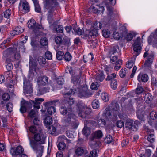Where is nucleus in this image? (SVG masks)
Instances as JSON below:
<instances>
[{
	"mask_svg": "<svg viewBox=\"0 0 157 157\" xmlns=\"http://www.w3.org/2000/svg\"><path fill=\"white\" fill-rule=\"evenodd\" d=\"M147 56V58L145 61V63L144 64V66L145 67H150L152 64L154 59V56L153 54L151 53L150 54H149L147 52H145L144 54L143 57L145 58Z\"/></svg>",
	"mask_w": 157,
	"mask_h": 157,
	"instance_id": "6",
	"label": "nucleus"
},
{
	"mask_svg": "<svg viewBox=\"0 0 157 157\" xmlns=\"http://www.w3.org/2000/svg\"><path fill=\"white\" fill-rule=\"evenodd\" d=\"M44 101L43 98H37L35 99V101H34V105L33 107L34 108H36L37 109H39L40 108V106L39 105L40 104L41 102Z\"/></svg>",
	"mask_w": 157,
	"mask_h": 157,
	"instance_id": "20",
	"label": "nucleus"
},
{
	"mask_svg": "<svg viewBox=\"0 0 157 157\" xmlns=\"http://www.w3.org/2000/svg\"><path fill=\"white\" fill-rule=\"evenodd\" d=\"M127 69L126 68L122 69L119 72V75L121 78H124L127 74Z\"/></svg>",
	"mask_w": 157,
	"mask_h": 157,
	"instance_id": "52",
	"label": "nucleus"
},
{
	"mask_svg": "<svg viewBox=\"0 0 157 157\" xmlns=\"http://www.w3.org/2000/svg\"><path fill=\"white\" fill-rule=\"evenodd\" d=\"M71 92H64L63 94V96L66 99V100H67V99L68 100L70 98L71 94H73L75 93L71 89Z\"/></svg>",
	"mask_w": 157,
	"mask_h": 157,
	"instance_id": "42",
	"label": "nucleus"
},
{
	"mask_svg": "<svg viewBox=\"0 0 157 157\" xmlns=\"http://www.w3.org/2000/svg\"><path fill=\"white\" fill-rule=\"evenodd\" d=\"M110 58V62L113 64H114V63H115L118 60V56L117 55L112 56H108Z\"/></svg>",
	"mask_w": 157,
	"mask_h": 157,
	"instance_id": "53",
	"label": "nucleus"
},
{
	"mask_svg": "<svg viewBox=\"0 0 157 157\" xmlns=\"http://www.w3.org/2000/svg\"><path fill=\"white\" fill-rule=\"evenodd\" d=\"M11 10L10 9H8L6 10L4 13V17H5L7 18H9L11 14Z\"/></svg>",
	"mask_w": 157,
	"mask_h": 157,
	"instance_id": "49",
	"label": "nucleus"
},
{
	"mask_svg": "<svg viewBox=\"0 0 157 157\" xmlns=\"http://www.w3.org/2000/svg\"><path fill=\"white\" fill-rule=\"evenodd\" d=\"M147 139L148 141L151 143H153L155 141V136L153 134H150L148 136Z\"/></svg>",
	"mask_w": 157,
	"mask_h": 157,
	"instance_id": "60",
	"label": "nucleus"
},
{
	"mask_svg": "<svg viewBox=\"0 0 157 157\" xmlns=\"http://www.w3.org/2000/svg\"><path fill=\"white\" fill-rule=\"evenodd\" d=\"M46 136L43 134L41 129H39L33 134L32 138H29L31 147L36 151L37 157H41L42 155L44 146L41 145L45 143Z\"/></svg>",
	"mask_w": 157,
	"mask_h": 157,
	"instance_id": "1",
	"label": "nucleus"
},
{
	"mask_svg": "<svg viewBox=\"0 0 157 157\" xmlns=\"http://www.w3.org/2000/svg\"><path fill=\"white\" fill-rule=\"evenodd\" d=\"M93 27L94 29L98 30L101 29L102 27L101 24L98 22H96L94 23Z\"/></svg>",
	"mask_w": 157,
	"mask_h": 157,
	"instance_id": "50",
	"label": "nucleus"
},
{
	"mask_svg": "<svg viewBox=\"0 0 157 157\" xmlns=\"http://www.w3.org/2000/svg\"><path fill=\"white\" fill-rule=\"evenodd\" d=\"M82 72L80 71L78 76H73L71 78V82L74 84H77L80 82L79 78L81 76Z\"/></svg>",
	"mask_w": 157,
	"mask_h": 157,
	"instance_id": "23",
	"label": "nucleus"
},
{
	"mask_svg": "<svg viewBox=\"0 0 157 157\" xmlns=\"http://www.w3.org/2000/svg\"><path fill=\"white\" fill-rule=\"evenodd\" d=\"M49 3L51 8L48 11V19L49 22L50 23H51V21L53 16L56 14L53 7L58 6V3L57 2L56 0H49Z\"/></svg>",
	"mask_w": 157,
	"mask_h": 157,
	"instance_id": "3",
	"label": "nucleus"
},
{
	"mask_svg": "<svg viewBox=\"0 0 157 157\" xmlns=\"http://www.w3.org/2000/svg\"><path fill=\"white\" fill-rule=\"evenodd\" d=\"M2 59L6 62L21 60V56L19 51H17L16 46L8 48L2 52Z\"/></svg>",
	"mask_w": 157,
	"mask_h": 157,
	"instance_id": "2",
	"label": "nucleus"
},
{
	"mask_svg": "<svg viewBox=\"0 0 157 157\" xmlns=\"http://www.w3.org/2000/svg\"><path fill=\"white\" fill-rule=\"evenodd\" d=\"M45 123L47 125L51 124L52 122V117L50 116H47L44 120Z\"/></svg>",
	"mask_w": 157,
	"mask_h": 157,
	"instance_id": "51",
	"label": "nucleus"
},
{
	"mask_svg": "<svg viewBox=\"0 0 157 157\" xmlns=\"http://www.w3.org/2000/svg\"><path fill=\"white\" fill-rule=\"evenodd\" d=\"M27 109H30L32 108L33 105H34V101L31 100H29L28 102L26 101H24Z\"/></svg>",
	"mask_w": 157,
	"mask_h": 157,
	"instance_id": "34",
	"label": "nucleus"
},
{
	"mask_svg": "<svg viewBox=\"0 0 157 157\" xmlns=\"http://www.w3.org/2000/svg\"><path fill=\"white\" fill-rule=\"evenodd\" d=\"M74 102V100L72 98H70L66 100L64 102V104L65 105L66 107H68L70 110L71 109V106L73 105Z\"/></svg>",
	"mask_w": 157,
	"mask_h": 157,
	"instance_id": "22",
	"label": "nucleus"
},
{
	"mask_svg": "<svg viewBox=\"0 0 157 157\" xmlns=\"http://www.w3.org/2000/svg\"><path fill=\"white\" fill-rule=\"evenodd\" d=\"M153 100L151 94L150 93H147L146 94L144 97V100L145 102L147 104H150Z\"/></svg>",
	"mask_w": 157,
	"mask_h": 157,
	"instance_id": "24",
	"label": "nucleus"
},
{
	"mask_svg": "<svg viewBox=\"0 0 157 157\" xmlns=\"http://www.w3.org/2000/svg\"><path fill=\"white\" fill-rule=\"evenodd\" d=\"M140 37H138L134 43L133 50L134 51L137 52H140L141 50V48L140 46Z\"/></svg>",
	"mask_w": 157,
	"mask_h": 157,
	"instance_id": "13",
	"label": "nucleus"
},
{
	"mask_svg": "<svg viewBox=\"0 0 157 157\" xmlns=\"http://www.w3.org/2000/svg\"><path fill=\"white\" fill-rule=\"evenodd\" d=\"M105 76L104 74L102 71L99 72L97 73L95 77V79L97 81L102 82L104 79Z\"/></svg>",
	"mask_w": 157,
	"mask_h": 157,
	"instance_id": "17",
	"label": "nucleus"
},
{
	"mask_svg": "<svg viewBox=\"0 0 157 157\" xmlns=\"http://www.w3.org/2000/svg\"><path fill=\"white\" fill-rule=\"evenodd\" d=\"M37 83L39 85H45L48 83V78L46 76L39 77Z\"/></svg>",
	"mask_w": 157,
	"mask_h": 157,
	"instance_id": "14",
	"label": "nucleus"
},
{
	"mask_svg": "<svg viewBox=\"0 0 157 157\" xmlns=\"http://www.w3.org/2000/svg\"><path fill=\"white\" fill-rule=\"evenodd\" d=\"M150 118L152 120H155L156 119L157 117V114L155 111H152L149 114Z\"/></svg>",
	"mask_w": 157,
	"mask_h": 157,
	"instance_id": "54",
	"label": "nucleus"
},
{
	"mask_svg": "<svg viewBox=\"0 0 157 157\" xmlns=\"http://www.w3.org/2000/svg\"><path fill=\"white\" fill-rule=\"evenodd\" d=\"M57 147L60 150H63L66 147V145L64 143L61 142L58 144Z\"/></svg>",
	"mask_w": 157,
	"mask_h": 157,
	"instance_id": "61",
	"label": "nucleus"
},
{
	"mask_svg": "<svg viewBox=\"0 0 157 157\" xmlns=\"http://www.w3.org/2000/svg\"><path fill=\"white\" fill-rule=\"evenodd\" d=\"M2 98L3 101H1V104L3 105H5L4 102L7 101L9 99L10 97L9 94L7 93H4L2 95Z\"/></svg>",
	"mask_w": 157,
	"mask_h": 157,
	"instance_id": "26",
	"label": "nucleus"
},
{
	"mask_svg": "<svg viewBox=\"0 0 157 157\" xmlns=\"http://www.w3.org/2000/svg\"><path fill=\"white\" fill-rule=\"evenodd\" d=\"M63 59L67 62H69L72 59L71 55L69 52H66L64 55Z\"/></svg>",
	"mask_w": 157,
	"mask_h": 157,
	"instance_id": "37",
	"label": "nucleus"
},
{
	"mask_svg": "<svg viewBox=\"0 0 157 157\" xmlns=\"http://www.w3.org/2000/svg\"><path fill=\"white\" fill-rule=\"evenodd\" d=\"M97 35V30L95 29H92L89 31V34H86V36L90 38L92 36H96Z\"/></svg>",
	"mask_w": 157,
	"mask_h": 157,
	"instance_id": "31",
	"label": "nucleus"
},
{
	"mask_svg": "<svg viewBox=\"0 0 157 157\" xmlns=\"http://www.w3.org/2000/svg\"><path fill=\"white\" fill-rule=\"evenodd\" d=\"M49 89L47 87H41L39 89L37 95L39 96L49 91Z\"/></svg>",
	"mask_w": 157,
	"mask_h": 157,
	"instance_id": "28",
	"label": "nucleus"
},
{
	"mask_svg": "<svg viewBox=\"0 0 157 157\" xmlns=\"http://www.w3.org/2000/svg\"><path fill=\"white\" fill-rule=\"evenodd\" d=\"M24 92L27 94H30L33 92L32 85L29 82H24Z\"/></svg>",
	"mask_w": 157,
	"mask_h": 157,
	"instance_id": "12",
	"label": "nucleus"
},
{
	"mask_svg": "<svg viewBox=\"0 0 157 157\" xmlns=\"http://www.w3.org/2000/svg\"><path fill=\"white\" fill-rule=\"evenodd\" d=\"M58 101V100L51 101L46 102L44 104V105L45 107L48 108L47 111L49 114L52 115L55 112L54 106H55L56 102Z\"/></svg>",
	"mask_w": 157,
	"mask_h": 157,
	"instance_id": "5",
	"label": "nucleus"
},
{
	"mask_svg": "<svg viewBox=\"0 0 157 157\" xmlns=\"http://www.w3.org/2000/svg\"><path fill=\"white\" fill-rule=\"evenodd\" d=\"M148 79V77L146 74H142L140 73L138 76V80L139 82L142 81L143 82H145Z\"/></svg>",
	"mask_w": 157,
	"mask_h": 157,
	"instance_id": "16",
	"label": "nucleus"
},
{
	"mask_svg": "<svg viewBox=\"0 0 157 157\" xmlns=\"http://www.w3.org/2000/svg\"><path fill=\"white\" fill-rule=\"evenodd\" d=\"M11 62H6L7 64L6 65V67L7 70L8 71H11V70L13 69V67L12 64L10 63Z\"/></svg>",
	"mask_w": 157,
	"mask_h": 157,
	"instance_id": "63",
	"label": "nucleus"
},
{
	"mask_svg": "<svg viewBox=\"0 0 157 157\" xmlns=\"http://www.w3.org/2000/svg\"><path fill=\"white\" fill-rule=\"evenodd\" d=\"M10 38H8L6 40H4L1 44L0 48L2 49H4L5 48L8 47L10 45Z\"/></svg>",
	"mask_w": 157,
	"mask_h": 157,
	"instance_id": "19",
	"label": "nucleus"
},
{
	"mask_svg": "<svg viewBox=\"0 0 157 157\" xmlns=\"http://www.w3.org/2000/svg\"><path fill=\"white\" fill-rule=\"evenodd\" d=\"M78 116L82 118L85 117L84 116L85 110L88 108L86 105L83 103L79 102L77 104Z\"/></svg>",
	"mask_w": 157,
	"mask_h": 157,
	"instance_id": "8",
	"label": "nucleus"
},
{
	"mask_svg": "<svg viewBox=\"0 0 157 157\" xmlns=\"http://www.w3.org/2000/svg\"><path fill=\"white\" fill-rule=\"evenodd\" d=\"M35 6V11L39 13L41 12V8L39 4L38 0H32Z\"/></svg>",
	"mask_w": 157,
	"mask_h": 157,
	"instance_id": "29",
	"label": "nucleus"
},
{
	"mask_svg": "<svg viewBox=\"0 0 157 157\" xmlns=\"http://www.w3.org/2000/svg\"><path fill=\"white\" fill-rule=\"evenodd\" d=\"M122 63V60L120 59L117 60V62H116L115 63H114L115 64L114 69L116 70H118L120 68Z\"/></svg>",
	"mask_w": 157,
	"mask_h": 157,
	"instance_id": "47",
	"label": "nucleus"
},
{
	"mask_svg": "<svg viewBox=\"0 0 157 157\" xmlns=\"http://www.w3.org/2000/svg\"><path fill=\"white\" fill-rule=\"evenodd\" d=\"M139 123V122L137 121L134 123L132 120L128 119L126 121L125 126L127 129L131 131H136L138 129L137 123Z\"/></svg>",
	"mask_w": 157,
	"mask_h": 157,
	"instance_id": "4",
	"label": "nucleus"
},
{
	"mask_svg": "<svg viewBox=\"0 0 157 157\" xmlns=\"http://www.w3.org/2000/svg\"><path fill=\"white\" fill-rule=\"evenodd\" d=\"M103 36L105 38H108L110 34L109 31L107 29L103 30L102 31Z\"/></svg>",
	"mask_w": 157,
	"mask_h": 157,
	"instance_id": "44",
	"label": "nucleus"
},
{
	"mask_svg": "<svg viewBox=\"0 0 157 157\" xmlns=\"http://www.w3.org/2000/svg\"><path fill=\"white\" fill-rule=\"evenodd\" d=\"M24 149L22 147L19 145L15 148H11L10 150V153L13 156H17L18 155H21L24 152Z\"/></svg>",
	"mask_w": 157,
	"mask_h": 157,
	"instance_id": "7",
	"label": "nucleus"
},
{
	"mask_svg": "<svg viewBox=\"0 0 157 157\" xmlns=\"http://www.w3.org/2000/svg\"><path fill=\"white\" fill-rule=\"evenodd\" d=\"M55 42L57 44L67 46L69 43V41L68 40L67 38H63L62 36H57L55 38Z\"/></svg>",
	"mask_w": 157,
	"mask_h": 157,
	"instance_id": "10",
	"label": "nucleus"
},
{
	"mask_svg": "<svg viewBox=\"0 0 157 157\" xmlns=\"http://www.w3.org/2000/svg\"><path fill=\"white\" fill-rule=\"evenodd\" d=\"M88 121H86L85 122V127L83 128L82 132L86 136H87L89 135L90 133V130L89 128L86 126V123H87Z\"/></svg>",
	"mask_w": 157,
	"mask_h": 157,
	"instance_id": "35",
	"label": "nucleus"
},
{
	"mask_svg": "<svg viewBox=\"0 0 157 157\" xmlns=\"http://www.w3.org/2000/svg\"><path fill=\"white\" fill-rule=\"evenodd\" d=\"M101 97L102 99L105 102L108 101L109 99V95L106 93H102L101 95Z\"/></svg>",
	"mask_w": 157,
	"mask_h": 157,
	"instance_id": "46",
	"label": "nucleus"
},
{
	"mask_svg": "<svg viewBox=\"0 0 157 157\" xmlns=\"http://www.w3.org/2000/svg\"><path fill=\"white\" fill-rule=\"evenodd\" d=\"M86 59H87L86 61L85 60V56H84L83 57V61L85 63L92 61L94 59V56L93 54L92 53H90V55H88L86 57Z\"/></svg>",
	"mask_w": 157,
	"mask_h": 157,
	"instance_id": "39",
	"label": "nucleus"
},
{
	"mask_svg": "<svg viewBox=\"0 0 157 157\" xmlns=\"http://www.w3.org/2000/svg\"><path fill=\"white\" fill-rule=\"evenodd\" d=\"M42 27L41 25L38 24H36L32 29L33 31L36 33H38L40 32V30L42 29Z\"/></svg>",
	"mask_w": 157,
	"mask_h": 157,
	"instance_id": "30",
	"label": "nucleus"
},
{
	"mask_svg": "<svg viewBox=\"0 0 157 157\" xmlns=\"http://www.w3.org/2000/svg\"><path fill=\"white\" fill-rule=\"evenodd\" d=\"M19 9H22L26 12L30 11V6L26 0H20L19 4Z\"/></svg>",
	"mask_w": 157,
	"mask_h": 157,
	"instance_id": "11",
	"label": "nucleus"
},
{
	"mask_svg": "<svg viewBox=\"0 0 157 157\" xmlns=\"http://www.w3.org/2000/svg\"><path fill=\"white\" fill-rule=\"evenodd\" d=\"M29 68L32 69L35 68L37 66V63L34 61L31 57H30L29 59Z\"/></svg>",
	"mask_w": 157,
	"mask_h": 157,
	"instance_id": "27",
	"label": "nucleus"
},
{
	"mask_svg": "<svg viewBox=\"0 0 157 157\" xmlns=\"http://www.w3.org/2000/svg\"><path fill=\"white\" fill-rule=\"evenodd\" d=\"M29 131L32 133L34 134L35 133H36L37 131H39V130H37L36 127L33 126L32 125L29 127Z\"/></svg>",
	"mask_w": 157,
	"mask_h": 157,
	"instance_id": "48",
	"label": "nucleus"
},
{
	"mask_svg": "<svg viewBox=\"0 0 157 157\" xmlns=\"http://www.w3.org/2000/svg\"><path fill=\"white\" fill-rule=\"evenodd\" d=\"M118 49V47L117 46H114L111 48L109 50L108 56H112L116 55V54L118 53L117 49Z\"/></svg>",
	"mask_w": 157,
	"mask_h": 157,
	"instance_id": "18",
	"label": "nucleus"
},
{
	"mask_svg": "<svg viewBox=\"0 0 157 157\" xmlns=\"http://www.w3.org/2000/svg\"><path fill=\"white\" fill-rule=\"evenodd\" d=\"M93 108L94 109H97L99 107V102L98 100H94L92 103Z\"/></svg>",
	"mask_w": 157,
	"mask_h": 157,
	"instance_id": "58",
	"label": "nucleus"
},
{
	"mask_svg": "<svg viewBox=\"0 0 157 157\" xmlns=\"http://www.w3.org/2000/svg\"><path fill=\"white\" fill-rule=\"evenodd\" d=\"M120 30L121 32V33L122 34V36H124L126 35L127 33V30L125 26H122L120 28Z\"/></svg>",
	"mask_w": 157,
	"mask_h": 157,
	"instance_id": "57",
	"label": "nucleus"
},
{
	"mask_svg": "<svg viewBox=\"0 0 157 157\" xmlns=\"http://www.w3.org/2000/svg\"><path fill=\"white\" fill-rule=\"evenodd\" d=\"M134 63V62L132 60L129 61L126 64V67L129 68L130 69L133 66Z\"/></svg>",
	"mask_w": 157,
	"mask_h": 157,
	"instance_id": "64",
	"label": "nucleus"
},
{
	"mask_svg": "<svg viewBox=\"0 0 157 157\" xmlns=\"http://www.w3.org/2000/svg\"><path fill=\"white\" fill-rule=\"evenodd\" d=\"M113 140L112 136L109 135H107L105 139V142L107 144H109Z\"/></svg>",
	"mask_w": 157,
	"mask_h": 157,
	"instance_id": "56",
	"label": "nucleus"
},
{
	"mask_svg": "<svg viewBox=\"0 0 157 157\" xmlns=\"http://www.w3.org/2000/svg\"><path fill=\"white\" fill-rule=\"evenodd\" d=\"M116 77V74L115 73L112 72L108 75V76L106 78V80L108 81L111 80L112 81L113 80H115L114 79V78Z\"/></svg>",
	"mask_w": 157,
	"mask_h": 157,
	"instance_id": "43",
	"label": "nucleus"
},
{
	"mask_svg": "<svg viewBox=\"0 0 157 157\" xmlns=\"http://www.w3.org/2000/svg\"><path fill=\"white\" fill-rule=\"evenodd\" d=\"M102 133L101 130H97L93 134V138L92 139V140L94 139H100L102 137Z\"/></svg>",
	"mask_w": 157,
	"mask_h": 157,
	"instance_id": "21",
	"label": "nucleus"
},
{
	"mask_svg": "<svg viewBox=\"0 0 157 157\" xmlns=\"http://www.w3.org/2000/svg\"><path fill=\"white\" fill-rule=\"evenodd\" d=\"M35 21L33 19H31L29 21H28L27 23L28 27L29 28L32 29L36 24Z\"/></svg>",
	"mask_w": 157,
	"mask_h": 157,
	"instance_id": "36",
	"label": "nucleus"
},
{
	"mask_svg": "<svg viewBox=\"0 0 157 157\" xmlns=\"http://www.w3.org/2000/svg\"><path fill=\"white\" fill-rule=\"evenodd\" d=\"M117 82L116 80H113L110 83L111 88L114 90L116 89L117 87Z\"/></svg>",
	"mask_w": 157,
	"mask_h": 157,
	"instance_id": "55",
	"label": "nucleus"
},
{
	"mask_svg": "<svg viewBox=\"0 0 157 157\" xmlns=\"http://www.w3.org/2000/svg\"><path fill=\"white\" fill-rule=\"evenodd\" d=\"M64 53L61 51H58L57 52L56 55V57L57 59L60 60L63 58Z\"/></svg>",
	"mask_w": 157,
	"mask_h": 157,
	"instance_id": "45",
	"label": "nucleus"
},
{
	"mask_svg": "<svg viewBox=\"0 0 157 157\" xmlns=\"http://www.w3.org/2000/svg\"><path fill=\"white\" fill-rule=\"evenodd\" d=\"M38 116L37 111L35 109L31 110L28 113V117L29 118H33Z\"/></svg>",
	"mask_w": 157,
	"mask_h": 157,
	"instance_id": "25",
	"label": "nucleus"
},
{
	"mask_svg": "<svg viewBox=\"0 0 157 157\" xmlns=\"http://www.w3.org/2000/svg\"><path fill=\"white\" fill-rule=\"evenodd\" d=\"M107 9L108 12V16L109 17L111 18L113 17V13L112 8L110 7H108Z\"/></svg>",
	"mask_w": 157,
	"mask_h": 157,
	"instance_id": "62",
	"label": "nucleus"
},
{
	"mask_svg": "<svg viewBox=\"0 0 157 157\" xmlns=\"http://www.w3.org/2000/svg\"><path fill=\"white\" fill-rule=\"evenodd\" d=\"M67 109H69V111H71L68 107H66L65 105L64 104V106H62L60 109V111L61 113L63 115H66L67 113Z\"/></svg>",
	"mask_w": 157,
	"mask_h": 157,
	"instance_id": "41",
	"label": "nucleus"
},
{
	"mask_svg": "<svg viewBox=\"0 0 157 157\" xmlns=\"http://www.w3.org/2000/svg\"><path fill=\"white\" fill-rule=\"evenodd\" d=\"M55 30L57 33H62L63 32V28L61 25H58L55 28Z\"/></svg>",
	"mask_w": 157,
	"mask_h": 157,
	"instance_id": "59",
	"label": "nucleus"
},
{
	"mask_svg": "<svg viewBox=\"0 0 157 157\" xmlns=\"http://www.w3.org/2000/svg\"><path fill=\"white\" fill-rule=\"evenodd\" d=\"M73 29L75 32L78 35H82L84 32V31L82 28H80L74 27L73 28Z\"/></svg>",
	"mask_w": 157,
	"mask_h": 157,
	"instance_id": "33",
	"label": "nucleus"
},
{
	"mask_svg": "<svg viewBox=\"0 0 157 157\" xmlns=\"http://www.w3.org/2000/svg\"><path fill=\"white\" fill-rule=\"evenodd\" d=\"M24 31L23 29L20 26H17L11 32V34L13 36H14L15 35H19L22 33Z\"/></svg>",
	"mask_w": 157,
	"mask_h": 157,
	"instance_id": "15",
	"label": "nucleus"
},
{
	"mask_svg": "<svg viewBox=\"0 0 157 157\" xmlns=\"http://www.w3.org/2000/svg\"><path fill=\"white\" fill-rule=\"evenodd\" d=\"M40 45L43 46H47L48 40L46 37H42L40 40Z\"/></svg>",
	"mask_w": 157,
	"mask_h": 157,
	"instance_id": "40",
	"label": "nucleus"
},
{
	"mask_svg": "<svg viewBox=\"0 0 157 157\" xmlns=\"http://www.w3.org/2000/svg\"><path fill=\"white\" fill-rule=\"evenodd\" d=\"M92 95V93L86 87H83L79 91L78 96L80 98L89 97Z\"/></svg>",
	"mask_w": 157,
	"mask_h": 157,
	"instance_id": "9",
	"label": "nucleus"
},
{
	"mask_svg": "<svg viewBox=\"0 0 157 157\" xmlns=\"http://www.w3.org/2000/svg\"><path fill=\"white\" fill-rule=\"evenodd\" d=\"M37 61L40 65H43L46 63L45 59L43 56H39L37 59Z\"/></svg>",
	"mask_w": 157,
	"mask_h": 157,
	"instance_id": "38",
	"label": "nucleus"
},
{
	"mask_svg": "<svg viewBox=\"0 0 157 157\" xmlns=\"http://www.w3.org/2000/svg\"><path fill=\"white\" fill-rule=\"evenodd\" d=\"M84 149L82 147H78L75 150V153L77 155L80 156L84 153Z\"/></svg>",
	"mask_w": 157,
	"mask_h": 157,
	"instance_id": "32",
	"label": "nucleus"
}]
</instances>
